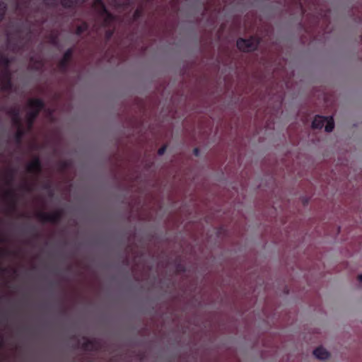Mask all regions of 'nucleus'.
<instances>
[{"label": "nucleus", "mask_w": 362, "mask_h": 362, "mask_svg": "<svg viewBox=\"0 0 362 362\" xmlns=\"http://www.w3.org/2000/svg\"><path fill=\"white\" fill-rule=\"evenodd\" d=\"M260 43V38L257 36H250L247 39L240 37L238 39L236 46L238 49L244 52H250L257 49Z\"/></svg>", "instance_id": "obj_1"}, {"label": "nucleus", "mask_w": 362, "mask_h": 362, "mask_svg": "<svg viewBox=\"0 0 362 362\" xmlns=\"http://www.w3.org/2000/svg\"><path fill=\"white\" fill-rule=\"evenodd\" d=\"M37 218L43 223L57 224L59 223L62 217V210H57L51 213L40 211L36 214Z\"/></svg>", "instance_id": "obj_2"}, {"label": "nucleus", "mask_w": 362, "mask_h": 362, "mask_svg": "<svg viewBox=\"0 0 362 362\" xmlns=\"http://www.w3.org/2000/svg\"><path fill=\"white\" fill-rule=\"evenodd\" d=\"M74 54V49L73 48H69L66 50L64 52L63 57L61 59V60L58 63V68L62 73H65L68 70L69 64L70 60L72 58Z\"/></svg>", "instance_id": "obj_3"}, {"label": "nucleus", "mask_w": 362, "mask_h": 362, "mask_svg": "<svg viewBox=\"0 0 362 362\" xmlns=\"http://www.w3.org/2000/svg\"><path fill=\"white\" fill-rule=\"evenodd\" d=\"M26 170L29 173L38 175L42 173V165L40 158L35 156L26 166Z\"/></svg>", "instance_id": "obj_4"}, {"label": "nucleus", "mask_w": 362, "mask_h": 362, "mask_svg": "<svg viewBox=\"0 0 362 362\" xmlns=\"http://www.w3.org/2000/svg\"><path fill=\"white\" fill-rule=\"evenodd\" d=\"M6 113L11 117L12 123L15 127H20L22 125L20 117V110L18 107H11L8 109Z\"/></svg>", "instance_id": "obj_5"}, {"label": "nucleus", "mask_w": 362, "mask_h": 362, "mask_svg": "<svg viewBox=\"0 0 362 362\" xmlns=\"http://www.w3.org/2000/svg\"><path fill=\"white\" fill-rule=\"evenodd\" d=\"M13 88V83L11 80V73L8 70H5L1 90L3 91H11Z\"/></svg>", "instance_id": "obj_6"}, {"label": "nucleus", "mask_w": 362, "mask_h": 362, "mask_svg": "<svg viewBox=\"0 0 362 362\" xmlns=\"http://www.w3.org/2000/svg\"><path fill=\"white\" fill-rule=\"evenodd\" d=\"M28 105L32 109V111H37L38 113H40L45 107L43 100L40 98L30 99Z\"/></svg>", "instance_id": "obj_7"}, {"label": "nucleus", "mask_w": 362, "mask_h": 362, "mask_svg": "<svg viewBox=\"0 0 362 362\" xmlns=\"http://www.w3.org/2000/svg\"><path fill=\"white\" fill-rule=\"evenodd\" d=\"M86 0H60L61 6L66 9H74L80 4H83Z\"/></svg>", "instance_id": "obj_8"}, {"label": "nucleus", "mask_w": 362, "mask_h": 362, "mask_svg": "<svg viewBox=\"0 0 362 362\" xmlns=\"http://www.w3.org/2000/svg\"><path fill=\"white\" fill-rule=\"evenodd\" d=\"M313 355L318 359L325 360L329 358V353L322 346H319L313 351Z\"/></svg>", "instance_id": "obj_9"}, {"label": "nucleus", "mask_w": 362, "mask_h": 362, "mask_svg": "<svg viewBox=\"0 0 362 362\" xmlns=\"http://www.w3.org/2000/svg\"><path fill=\"white\" fill-rule=\"evenodd\" d=\"M327 121V117L316 115L312 122V127L313 129H322Z\"/></svg>", "instance_id": "obj_10"}, {"label": "nucleus", "mask_w": 362, "mask_h": 362, "mask_svg": "<svg viewBox=\"0 0 362 362\" xmlns=\"http://www.w3.org/2000/svg\"><path fill=\"white\" fill-rule=\"evenodd\" d=\"M95 11L101 16L112 18V14L109 12L104 3L93 6Z\"/></svg>", "instance_id": "obj_11"}, {"label": "nucleus", "mask_w": 362, "mask_h": 362, "mask_svg": "<svg viewBox=\"0 0 362 362\" xmlns=\"http://www.w3.org/2000/svg\"><path fill=\"white\" fill-rule=\"evenodd\" d=\"M5 197L10 200V208L14 211L16 206V194L13 190H8L5 192Z\"/></svg>", "instance_id": "obj_12"}, {"label": "nucleus", "mask_w": 362, "mask_h": 362, "mask_svg": "<svg viewBox=\"0 0 362 362\" xmlns=\"http://www.w3.org/2000/svg\"><path fill=\"white\" fill-rule=\"evenodd\" d=\"M81 347L85 351H95L97 349L95 341L86 338L83 342Z\"/></svg>", "instance_id": "obj_13"}, {"label": "nucleus", "mask_w": 362, "mask_h": 362, "mask_svg": "<svg viewBox=\"0 0 362 362\" xmlns=\"http://www.w3.org/2000/svg\"><path fill=\"white\" fill-rule=\"evenodd\" d=\"M17 131L14 134V139L17 144H21L23 140V138L25 134V131L23 127V125L20 127H16Z\"/></svg>", "instance_id": "obj_14"}, {"label": "nucleus", "mask_w": 362, "mask_h": 362, "mask_svg": "<svg viewBox=\"0 0 362 362\" xmlns=\"http://www.w3.org/2000/svg\"><path fill=\"white\" fill-rule=\"evenodd\" d=\"M40 113L37 111H32L30 110L27 115V122L28 125V128L30 129L34 124V122L37 117H38Z\"/></svg>", "instance_id": "obj_15"}, {"label": "nucleus", "mask_w": 362, "mask_h": 362, "mask_svg": "<svg viewBox=\"0 0 362 362\" xmlns=\"http://www.w3.org/2000/svg\"><path fill=\"white\" fill-rule=\"evenodd\" d=\"M334 128V122L332 116L327 117V121L325 124V129L327 132H331Z\"/></svg>", "instance_id": "obj_16"}, {"label": "nucleus", "mask_w": 362, "mask_h": 362, "mask_svg": "<svg viewBox=\"0 0 362 362\" xmlns=\"http://www.w3.org/2000/svg\"><path fill=\"white\" fill-rule=\"evenodd\" d=\"M88 24L86 22H83L81 25H78L76 28V35H81L84 32L88 30Z\"/></svg>", "instance_id": "obj_17"}, {"label": "nucleus", "mask_w": 362, "mask_h": 362, "mask_svg": "<svg viewBox=\"0 0 362 362\" xmlns=\"http://www.w3.org/2000/svg\"><path fill=\"white\" fill-rule=\"evenodd\" d=\"M7 8V4L5 2H0V23L4 19Z\"/></svg>", "instance_id": "obj_18"}, {"label": "nucleus", "mask_w": 362, "mask_h": 362, "mask_svg": "<svg viewBox=\"0 0 362 362\" xmlns=\"http://www.w3.org/2000/svg\"><path fill=\"white\" fill-rule=\"evenodd\" d=\"M29 3L25 1H18L16 3V10L19 11L22 14H24V8H27Z\"/></svg>", "instance_id": "obj_19"}, {"label": "nucleus", "mask_w": 362, "mask_h": 362, "mask_svg": "<svg viewBox=\"0 0 362 362\" xmlns=\"http://www.w3.org/2000/svg\"><path fill=\"white\" fill-rule=\"evenodd\" d=\"M30 61L34 62L33 69L35 70H39L42 66V63L40 60H34L33 57L30 58Z\"/></svg>", "instance_id": "obj_20"}, {"label": "nucleus", "mask_w": 362, "mask_h": 362, "mask_svg": "<svg viewBox=\"0 0 362 362\" xmlns=\"http://www.w3.org/2000/svg\"><path fill=\"white\" fill-rule=\"evenodd\" d=\"M49 42L52 45H53L54 46L57 45V44H58V36H57V35L51 34L49 36Z\"/></svg>", "instance_id": "obj_21"}, {"label": "nucleus", "mask_w": 362, "mask_h": 362, "mask_svg": "<svg viewBox=\"0 0 362 362\" xmlns=\"http://www.w3.org/2000/svg\"><path fill=\"white\" fill-rule=\"evenodd\" d=\"M1 63L6 68H8L9 64H10V61H9L8 58L6 57H1ZM6 70H8V69H6Z\"/></svg>", "instance_id": "obj_22"}, {"label": "nucleus", "mask_w": 362, "mask_h": 362, "mask_svg": "<svg viewBox=\"0 0 362 362\" xmlns=\"http://www.w3.org/2000/svg\"><path fill=\"white\" fill-rule=\"evenodd\" d=\"M113 33H114V32L112 30H106L105 34V39H106L107 41H108V40H110L111 39V37L113 35Z\"/></svg>", "instance_id": "obj_23"}, {"label": "nucleus", "mask_w": 362, "mask_h": 362, "mask_svg": "<svg viewBox=\"0 0 362 362\" xmlns=\"http://www.w3.org/2000/svg\"><path fill=\"white\" fill-rule=\"evenodd\" d=\"M166 148H167V146L165 145L161 146L158 150V154L159 156H163L165 151H166Z\"/></svg>", "instance_id": "obj_24"}, {"label": "nucleus", "mask_w": 362, "mask_h": 362, "mask_svg": "<svg viewBox=\"0 0 362 362\" xmlns=\"http://www.w3.org/2000/svg\"><path fill=\"white\" fill-rule=\"evenodd\" d=\"M14 173H15V172L13 170H11L8 173V177H9V182H8V183H10V182H11L13 180Z\"/></svg>", "instance_id": "obj_25"}, {"label": "nucleus", "mask_w": 362, "mask_h": 362, "mask_svg": "<svg viewBox=\"0 0 362 362\" xmlns=\"http://www.w3.org/2000/svg\"><path fill=\"white\" fill-rule=\"evenodd\" d=\"M141 13H142V11L141 9H139V8L136 9V11H134V17L135 18H139L141 15Z\"/></svg>", "instance_id": "obj_26"}, {"label": "nucleus", "mask_w": 362, "mask_h": 362, "mask_svg": "<svg viewBox=\"0 0 362 362\" xmlns=\"http://www.w3.org/2000/svg\"><path fill=\"white\" fill-rule=\"evenodd\" d=\"M103 3H104L103 1V0H94L93 4V6H95V5H98L100 4H103Z\"/></svg>", "instance_id": "obj_27"}, {"label": "nucleus", "mask_w": 362, "mask_h": 362, "mask_svg": "<svg viewBox=\"0 0 362 362\" xmlns=\"http://www.w3.org/2000/svg\"><path fill=\"white\" fill-rule=\"evenodd\" d=\"M199 150L197 148H194V154L195 156H197L199 155Z\"/></svg>", "instance_id": "obj_28"}, {"label": "nucleus", "mask_w": 362, "mask_h": 362, "mask_svg": "<svg viewBox=\"0 0 362 362\" xmlns=\"http://www.w3.org/2000/svg\"><path fill=\"white\" fill-rule=\"evenodd\" d=\"M177 269H178L179 271H184L185 270L184 267L181 266V265H178Z\"/></svg>", "instance_id": "obj_29"}, {"label": "nucleus", "mask_w": 362, "mask_h": 362, "mask_svg": "<svg viewBox=\"0 0 362 362\" xmlns=\"http://www.w3.org/2000/svg\"><path fill=\"white\" fill-rule=\"evenodd\" d=\"M358 280L359 281L362 282V274H360V275H358Z\"/></svg>", "instance_id": "obj_30"}, {"label": "nucleus", "mask_w": 362, "mask_h": 362, "mask_svg": "<svg viewBox=\"0 0 362 362\" xmlns=\"http://www.w3.org/2000/svg\"><path fill=\"white\" fill-rule=\"evenodd\" d=\"M44 1L47 5H50V4L48 2V0H44Z\"/></svg>", "instance_id": "obj_31"}, {"label": "nucleus", "mask_w": 362, "mask_h": 362, "mask_svg": "<svg viewBox=\"0 0 362 362\" xmlns=\"http://www.w3.org/2000/svg\"><path fill=\"white\" fill-rule=\"evenodd\" d=\"M44 187H45V189H47V188H49V185L48 184H47V185H45L44 186Z\"/></svg>", "instance_id": "obj_32"}, {"label": "nucleus", "mask_w": 362, "mask_h": 362, "mask_svg": "<svg viewBox=\"0 0 362 362\" xmlns=\"http://www.w3.org/2000/svg\"><path fill=\"white\" fill-rule=\"evenodd\" d=\"M4 251L2 250H0V255Z\"/></svg>", "instance_id": "obj_33"}, {"label": "nucleus", "mask_w": 362, "mask_h": 362, "mask_svg": "<svg viewBox=\"0 0 362 362\" xmlns=\"http://www.w3.org/2000/svg\"><path fill=\"white\" fill-rule=\"evenodd\" d=\"M359 21H362V17H361V18H360Z\"/></svg>", "instance_id": "obj_34"}]
</instances>
